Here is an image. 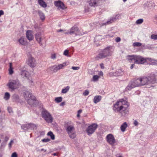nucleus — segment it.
<instances>
[{
  "instance_id": "338daca9",
  "label": "nucleus",
  "mask_w": 157,
  "mask_h": 157,
  "mask_svg": "<svg viewBox=\"0 0 157 157\" xmlns=\"http://www.w3.org/2000/svg\"><path fill=\"white\" fill-rule=\"evenodd\" d=\"M82 110L81 109L79 110L78 111V113L80 114V113H82Z\"/></svg>"
},
{
  "instance_id": "13d9d810",
  "label": "nucleus",
  "mask_w": 157,
  "mask_h": 157,
  "mask_svg": "<svg viewBox=\"0 0 157 157\" xmlns=\"http://www.w3.org/2000/svg\"><path fill=\"white\" fill-rule=\"evenodd\" d=\"M8 110L9 113H11L12 112V110L11 108L8 107Z\"/></svg>"
},
{
  "instance_id": "2eb2a0df",
  "label": "nucleus",
  "mask_w": 157,
  "mask_h": 157,
  "mask_svg": "<svg viewBox=\"0 0 157 157\" xmlns=\"http://www.w3.org/2000/svg\"><path fill=\"white\" fill-rule=\"evenodd\" d=\"M123 71L121 69H118L115 72L113 73L112 75L115 76L122 75L124 74Z\"/></svg>"
},
{
  "instance_id": "7c9ffc66",
  "label": "nucleus",
  "mask_w": 157,
  "mask_h": 157,
  "mask_svg": "<svg viewBox=\"0 0 157 157\" xmlns=\"http://www.w3.org/2000/svg\"><path fill=\"white\" fill-rule=\"evenodd\" d=\"M38 14L40 17V19L42 20H44L45 18V16L43 13L41 11H38Z\"/></svg>"
},
{
  "instance_id": "c756f323",
  "label": "nucleus",
  "mask_w": 157,
  "mask_h": 157,
  "mask_svg": "<svg viewBox=\"0 0 157 157\" xmlns=\"http://www.w3.org/2000/svg\"><path fill=\"white\" fill-rule=\"evenodd\" d=\"M20 44L22 45H25L26 43V42L25 40L23 37H21L18 40Z\"/></svg>"
},
{
  "instance_id": "a211bd4d",
  "label": "nucleus",
  "mask_w": 157,
  "mask_h": 157,
  "mask_svg": "<svg viewBox=\"0 0 157 157\" xmlns=\"http://www.w3.org/2000/svg\"><path fill=\"white\" fill-rule=\"evenodd\" d=\"M136 86L134 85L133 83L132 82V81H131L128 84L127 86H126L125 88V90L126 91L127 90H130L132 89L135 88Z\"/></svg>"
},
{
  "instance_id": "39448f33",
  "label": "nucleus",
  "mask_w": 157,
  "mask_h": 157,
  "mask_svg": "<svg viewBox=\"0 0 157 157\" xmlns=\"http://www.w3.org/2000/svg\"><path fill=\"white\" fill-rule=\"evenodd\" d=\"M20 85L19 80L18 79H16L10 81L7 84V86L11 91H12L18 88Z\"/></svg>"
},
{
  "instance_id": "6e6d98bb",
  "label": "nucleus",
  "mask_w": 157,
  "mask_h": 157,
  "mask_svg": "<svg viewBox=\"0 0 157 157\" xmlns=\"http://www.w3.org/2000/svg\"><path fill=\"white\" fill-rule=\"evenodd\" d=\"M4 14V11L2 10H0V17H1L2 15H3Z\"/></svg>"
},
{
  "instance_id": "5fc2aeb1",
  "label": "nucleus",
  "mask_w": 157,
  "mask_h": 157,
  "mask_svg": "<svg viewBox=\"0 0 157 157\" xmlns=\"http://www.w3.org/2000/svg\"><path fill=\"white\" fill-rule=\"evenodd\" d=\"M56 58V55L55 54H52L51 56V58L52 59H55Z\"/></svg>"
},
{
  "instance_id": "ea45409f",
  "label": "nucleus",
  "mask_w": 157,
  "mask_h": 157,
  "mask_svg": "<svg viewBox=\"0 0 157 157\" xmlns=\"http://www.w3.org/2000/svg\"><path fill=\"white\" fill-rule=\"evenodd\" d=\"M143 19H139L136 21V23L137 24H141L143 23Z\"/></svg>"
},
{
  "instance_id": "412c9836",
  "label": "nucleus",
  "mask_w": 157,
  "mask_h": 157,
  "mask_svg": "<svg viewBox=\"0 0 157 157\" xmlns=\"http://www.w3.org/2000/svg\"><path fill=\"white\" fill-rule=\"evenodd\" d=\"M144 7L147 6L149 8L154 7L155 6V3L152 2H147L144 5Z\"/></svg>"
},
{
  "instance_id": "c85d7f7f",
  "label": "nucleus",
  "mask_w": 157,
  "mask_h": 157,
  "mask_svg": "<svg viewBox=\"0 0 157 157\" xmlns=\"http://www.w3.org/2000/svg\"><path fill=\"white\" fill-rule=\"evenodd\" d=\"M96 0H90L89 5L91 6H98Z\"/></svg>"
},
{
  "instance_id": "cd10ccee",
  "label": "nucleus",
  "mask_w": 157,
  "mask_h": 157,
  "mask_svg": "<svg viewBox=\"0 0 157 157\" xmlns=\"http://www.w3.org/2000/svg\"><path fill=\"white\" fill-rule=\"evenodd\" d=\"M29 123L26 124H23L21 125L22 129L25 131L29 129Z\"/></svg>"
},
{
  "instance_id": "ddd939ff",
  "label": "nucleus",
  "mask_w": 157,
  "mask_h": 157,
  "mask_svg": "<svg viewBox=\"0 0 157 157\" xmlns=\"http://www.w3.org/2000/svg\"><path fill=\"white\" fill-rule=\"evenodd\" d=\"M54 5L58 9L64 10L66 8L64 4L60 1H55Z\"/></svg>"
},
{
  "instance_id": "9b49d317",
  "label": "nucleus",
  "mask_w": 157,
  "mask_h": 157,
  "mask_svg": "<svg viewBox=\"0 0 157 157\" xmlns=\"http://www.w3.org/2000/svg\"><path fill=\"white\" fill-rule=\"evenodd\" d=\"M107 142L110 144L113 145L115 143V140L113 136L111 134L108 135L106 137Z\"/></svg>"
},
{
  "instance_id": "4c0bfd02",
  "label": "nucleus",
  "mask_w": 157,
  "mask_h": 157,
  "mask_svg": "<svg viewBox=\"0 0 157 157\" xmlns=\"http://www.w3.org/2000/svg\"><path fill=\"white\" fill-rule=\"evenodd\" d=\"M62 100V97H57L55 99V101L57 103H59L61 102Z\"/></svg>"
},
{
  "instance_id": "37998d69",
  "label": "nucleus",
  "mask_w": 157,
  "mask_h": 157,
  "mask_svg": "<svg viewBox=\"0 0 157 157\" xmlns=\"http://www.w3.org/2000/svg\"><path fill=\"white\" fill-rule=\"evenodd\" d=\"M42 141L44 142H48L50 141V139L48 138H44L43 139Z\"/></svg>"
},
{
  "instance_id": "f8f14e48",
  "label": "nucleus",
  "mask_w": 157,
  "mask_h": 157,
  "mask_svg": "<svg viewBox=\"0 0 157 157\" xmlns=\"http://www.w3.org/2000/svg\"><path fill=\"white\" fill-rule=\"evenodd\" d=\"M27 63L29 66L32 67H35L36 65L35 59L31 56L29 58Z\"/></svg>"
},
{
  "instance_id": "423d86ee",
  "label": "nucleus",
  "mask_w": 157,
  "mask_h": 157,
  "mask_svg": "<svg viewBox=\"0 0 157 157\" xmlns=\"http://www.w3.org/2000/svg\"><path fill=\"white\" fill-rule=\"evenodd\" d=\"M42 117L48 123H52L53 121V118L51 115L47 110H43L41 112Z\"/></svg>"
},
{
  "instance_id": "3c124183",
  "label": "nucleus",
  "mask_w": 157,
  "mask_h": 157,
  "mask_svg": "<svg viewBox=\"0 0 157 157\" xmlns=\"http://www.w3.org/2000/svg\"><path fill=\"white\" fill-rule=\"evenodd\" d=\"M11 157H17V154L16 152L13 153L11 156Z\"/></svg>"
},
{
  "instance_id": "2f4dec72",
  "label": "nucleus",
  "mask_w": 157,
  "mask_h": 157,
  "mask_svg": "<svg viewBox=\"0 0 157 157\" xmlns=\"http://www.w3.org/2000/svg\"><path fill=\"white\" fill-rule=\"evenodd\" d=\"M47 135L48 136H50L52 140H54L55 139V135L51 131L48 132Z\"/></svg>"
},
{
  "instance_id": "bb28decb",
  "label": "nucleus",
  "mask_w": 157,
  "mask_h": 157,
  "mask_svg": "<svg viewBox=\"0 0 157 157\" xmlns=\"http://www.w3.org/2000/svg\"><path fill=\"white\" fill-rule=\"evenodd\" d=\"M128 126V125L126 122H125L123 123L120 127L121 129V131L124 132L125 131L126 128Z\"/></svg>"
},
{
  "instance_id": "393cba45",
  "label": "nucleus",
  "mask_w": 157,
  "mask_h": 157,
  "mask_svg": "<svg viewBox=\"0 0 157 157\" xmlns=\"http://www.w3.org/2000/svg\"><path fill=\"white\" fill-rule=\"evenodd\" d=\"M12 100L13 101L16 102H18L19 101V97L18 95L14 94L12 97Z\"/></svg>"
},
{
  "instance_id": "4468645a",
  "label": "nucleus",
  "mask_w": 157,
  "mask_h": 157,
  "mask_svg": "<svg viewBox=\"0 0 157 157\" xmlns=\"http://www.w3.org/2000/svg\"><path fill=\"white\" fill-rule=\"evenodd\" d=\"M42 37V35L40 33H37L35 35V37L36 40L37 41L40 45H42V44L41 43V39Z\"/></svg>"
},
{
  "instance_id": "a18cd8bd",
  "label": "nucleus",
  "mask_w": 157,
  "mask_h": 157,
  "mask_svg": "<svg viewBox=\"0 0 157 157\" xmlns=\"http://www.w3.org/2000/svg\"><path fill=\"white\" fill-rule=\"evenodd\" d=\"M13 67H11L9 69V73L10 75H12L13 73Z\"/></svg>"
},
{
  "instance_id": "052dcab7",
  "label": "nucleus",
  "mask_w": 157,
  "mask_h": 157,
  "mask_svg": "<svg viewBox=\"0 0 157 157\" xmlns=\"http://www.w3.org/2000/svg\"><path fill=\"white\" fill-rule=\"evenodd\" d=\"M13 142V141L12 140L10 141V142L9 144V147H11V144Z\"/></svg>"
},
{
  "instance_id": "aec40b11",
  "label": "nucleus",
  "mask_w": 157,
  "mask_h": 157,
  "mask_svg": "<svg viewBox=\"0 0 157 157\" xmlns=\"http://www.w3.org/2000/svg\"><path fill=\"white\" fill-rule=\"evenodd\" d=\"M136 59V55H128L126 56V59L130 62H132L133 60L135 62Z\"/></svg>"
},
{
  "instance_id": "a878e982",
  "label": "nucleus",
  "mask_w": 157,
  "mask_h": 157,
  "mask_svg": "<svg viewBox=\"0 0 157 157\" xmlns=\"http://www.w3.org/2000/svg\"><path fill=\"white\" fill-rule=\"evenodd\" d=\"M38 4L42 7L45 8L47 6V4L43 0H38Z\"/></svg>"
},
{
  "instance_id": "6e6552de",
  "label": "nucleus",
  "mask_w": 157,
  "mask_h": 157,
  "mask_svg": "<svg viewBox=\"0 0 157 157\" xmlns=\"http://www.w3.org/2000/svg\"><path fill=\"white\" fill-rule=\"evenodd\" d=\"M98 127L97 124L94 123L89 126L86 128V132L88 135L92 134L96 130Z\"/></svg>"
},
{
  "instance_id": "09e8293b",
  "label": "nucleus",
  "mask_w": 157,
  "mask_h": 157,
  "mask_svg": "<svg viewBox=\"0 0 157 157\" xmlns=\"http://www.w3.org/2000/svg\"><path fill=\"white\" fill-rule=\"evenodd\" d=\"M121 39L119 37H117V38L115 39V41L117 42H119L121 41Z\"/></svg>"
},
{
  "instance_id": "bf43d9fd",
  "label": "nucleus",
  "mask_w": 157,
  "mask_h": 157,
  "mask_svg": "<svg viewBox=\"0 0 157 157\" xmlns=\"http://www.w3.org/2000/svg\"><path fill=\"white\" fill-rule=\"evenodd\" d=\"M100 66L101 68L102 69H103L104 68V64L103 63H101L100 64Z\"/></svg>"
},
{
  "instance_id": "dca6fc26",
  "label": "nucleus",
  "mask_w": 157,
  "mask_h": 157,
  "mask_svg": "<svg viewBox=\"0 0 157 157\" xmlns=\"http://www.w3.org/2000/svg\"><path fill=\"white\" fill-rule=\"evenodd\" d=\"M26 37L29 40H32L33 39V36L32 34V31L30 30H28L26 33Z\"/></svg>"
},
{
  "instance_id": "9d476101",
  "label": "nucleus",
  "mask_w": 157,
  "mask_h": 157,
  "mask_svg": "<svg viewBox=\"0 0 157 157\" xmlns=\"http://www.w3.org/2000/svg\"><path fill=\"white\" fill-rule=\"evenodd\" d=\"M146 63L145 58L139 55H136V59L134 63L137 64H143Z\"/></svg>"
},
{
  "instance_id": "58836bf2",
  "label": "nucleus",
  "mask_w": 157,
  "mask_h": 157,
  "mask_svg": "<svg viewBox=\"0 0 157 157\" xmlns=\"http://www.w3.org/2000/svg\"><path fill=\"white\" fill-rule=\"evenodd\" d=\"M142 45V44L140 42H135L133 43V46L134 47H140Z\"/></svg>"
},
{
  "instance_id": "c03bdc74",
  "label": "nucleus",
  "mask_w": 157,
  "mask_h": 157,
  "mask_svg": "<svg viewBox=\"0 0 157 157\" xmlns=\"http://www.w3.org/2000/svg\"><path fill=\"white\" fill-rule=\"evenodd\" d=\"M89 91L88 90H85L83 93V94L84 96H87L89 94Z\"/></svg>"
},
{
  "instance_id": "49530a36",
  "label": "nucleus",
  "mask_w": 157,
  "mask_h": 157,
  "mask_svg": "<svg viewBox=\"0 0 157 157\" xmlns=\"http://www.w3.org/2000/svg\"><path fill=\"white\" fill-rule=\"evenodd\" d=\"M144 47L145 49H151V45L149 44L146 45Z\"/></svg>"
},
{
  "instance_id": "7ed1b4c3",
  "label": "nucleus",
  "mask_w": 157,
  "mask_h": 157,
  "mask_svg": "<svg viewBox=\"0 0 157 157\" xmlns=\"http://www.w3.org/2000/svg\"><path fill=\"white\" fill-rule=\"evenodd\" d=\"M24 97L27 100L28 103L31 106H35L38 104V101L36 98L32 95V94L29 91H26L24 93Z\"/></svg>"
},
{
  "instance_id": "603ef678",
  "label": "nucleus",
  "mask_w": 157,
  "mask_h": 157,
  "mask_svg": "<svg viewBox=\"0 0 157 157\" xmlns=\"http://www.w3.org/2000/svg\"><path fill=\"white\" fill-rule=\"evenodd\" d=\"M145 59H146V62H147V60L151 62L152 59L150 58H145Z\"/></svg>"
},
{
  "instance_id": "0eeeda50",
  "label": "nucleus",
  "mask_w": 157,
  "mask_h": 157,
  "mask_svg": "<svg viewBox=\"0 0 157 157\" xmlns=\"http://www.w3.org/2000/svg\"><path fill=\"white\" fill-rule=\"evenodd\" d=\"M66 130L70 138L74 139L75 137V133L73 126L71 125L67 126Z\"/></svg>"
},
{
  "instance_id": "20e7f679",
  "label": "nucleus",
  "mask_w": 157,
  "mask_h": 157,
  "mask_svg": "<svg viewBox=\"0 0 157 157\" xmlns=\"http://www.w3.org/2000/svg\"><path fill=\"white\" fill-rule=\"evenodd\" d=\"M111 49L112 47L110 46L105 48L98 55L97 58L102 59L111 56L112 54Z\"/></svg>"
},
{
  "instance_id": "864d4df0",
  "label": "nucleus",
  "mask_w": 157,
  "mask_h": 157,
  "mask_svg": "<svg viewBox=\"0 0 157 157\" xmlns=\"http://www.w3.org/2000/svg\"><path fill=\"white\" fill-rule=\"evenodd\" d=\"M9 137H8L7 136H6L5 138V139H4L5 141L4 142H6H6L9 140Z\"/></svg>"
},
{
  "instance_id": "f704fd0d",
  "label": "nucleus",
  "mask_w": 157,
  "mask_h": 157,
  "mask_svg": "<svg viewBox=\"0 0 157 157\" xmlns=\"http://www.w3.org/2000/svg\"><path fill=\"white\" fill-rule=\"evenodd\" d=\"M100 77L98 75H94L93 77L92 80L94 82H96L98 81Z\"/></svg>"
},
{
  "instance_id": "de8ad7c7",
  "label": "nucleus",
  "mask_w": 157,
  "mask_h": 157,
  "mask_svg": "<svg viewBox=\"0 0 157 157\" xmlns=\"http://www.w3.org/2000/svg\"><path fill=\"white\" fill-rule=\"evenodd\" d=\"M68 51L67 50H66L64 51L63 53V55L65 56H68Z\"/></svg>"
},
{
  "instance_id": "5701e85b",
  "label": "nucleus",
  "mask_w": 157,
  "mask_h": 157,
  "mask_svg": "<svg viewBox=\"0 0 157 157\" xmlns=\"http://www.w3.org/2000/svg\"><path fill=\"white\" fill-rule=\"evenodd\" d=\"M21 74L23 77L26 78H28L29 75V72L25 70L22 71L21 72Z\"/></svg>"
},
{
  "instance_id": "f3484780",
  "label": "nucleus",
  "mask_w": 157,
  "mask_h": 157,
  "mask_svg": "<svg viewBox=\"0 0 157 157\" xmlns=\"http://www.w3.org/2000/svg\"><path fill=\"white\" fill-rule=\"evenodd\" d=\"M136 87L141 86V80L140 78H135L131 80Z\"/></svg>"
},
{
  "instance_id": "e2e57ef3",
  "label": "nucleus",
  "mask_w": 157,
  "mask_h": 157,
  "mask_svg": "<svg viewBox=\"0 0 157 157\" xmlns=\"http://www.w3.org/2000/svg\"><path fill=\"white\" fill-rule=\"evenodd\" d=\"M103 75V73L101 71H100L98 73V75H99L102 76Z\"/></svg>"
},
{
  "instance_id": "69168bd1",
  "label": "nucleus",
  "mask_w": 157,
  "mask_h": 157,
  "mask_svg": "<svg viewBox=\"0 0 157 157\" xmlns=\"http://www.w3.org/2000/svg\"><path fill=\"white\" fill-rule=\"evenodd\" d=\"M135 64H132L130 67V69H132V68H133Z\"/></svg>"
},
{
  "instance_id": "4be33fe9",
  "label": "nucleus",
  "mask_w": 157,
  "mask_h": 157,
  "mask_svg": "<svg viewBox=\"0 0 157 157\" xmlns=\"http://www.w3.org/2000/svg\"><path fill=\"white\" fill-rule=\"evenodd\" d=\"M102 98L101 96L100 95L95 96L93 99L94 103L96 104L99 102L101 100Z\"/></svg>"
},
{
  "instance_id": "4d7b16f0",
  "label": "nucleus",
  "mask_w": 157,
  "mask_h": 157,
  "mask_svg": "<svg viewBox=\"0 0 157 157\" xmlns=\"http://www.w3.org/2000/svg\"><path fill=\"white\" fill-rule=\"evenodd\" d=\"M138 123L136 120H135L134 122V124L135 126L138 125Z\"/></svg>"
},
{
  "instance_id": "c9c22d12",
  "label": "nucleus",
  "mask_w": 157,
  "mask_h": 157,
  "mask_svg": "<svg viewBox=\"0 0 157 157\" xmlns=\"http://www.w3.org/2000/svg\"><path fill=\"white\" fill-rule=\"evenodd\" d=\"M10 94L8 92H6L5 94L4 98L6 100H8L10 98Z\"/></svg>"
},
{
  "instance_id": "79ce46f5",
  "label": "nucleus",
  "mask_w": 157,
  "mask_h": 157,
  "mask_svg": "<svg viewBox=\"0 0 157 157\" xmlns=\"http://www.w3.org/2000/svg\"><path fill=\"white\" fill-rule=\"evenodd\" d=\"M151 64L152 65H157V60H155L152 59L151 61Z\"/></svg>"
},
{
  "instance_id": "a19ab883",
  "label": "nucleus",
  "mask_w": 157,
  "mask_h": 157,
  "mask_svg": "<svg viewBox=\"0 0 157 157\" xmlns=\"http://www.w3.org/2000/svg\"><path fill=\"white\" fill-rule=\"evenodd\" d=\"M97 5H100L104 2V0H96Z\"/></svg>"
},
{
  "instance_id": "72a5a7b5",
  "label": "nucleus",
  "mask_w": 157,
  "mask_h": 157,
  "mask_svg": "<svg viewBox=\"0 0 157 157\" xmlns=\"http://www.w3.org/2000/svg\"><path fill=\"white\" fill-rule=\"evenodd\" d=\"M66 66V63H64L63 64H60L57 66L58 70L61 69H62L63 67Z\"/></svg>"
},
{
  "instance_id": "f257e3e1",
  "label": "nucleus",
  "mask_w": 157,
  "mask_h": 157,
  "mask_svg": "<svg viewBox=\"0 0 157 157\" xmlns=\"http://www.w3.org/2000/svg\"><path fill=\"white\" fill-rule=\"evenodd\" d=\"M129 106V103L123 99H120L113 105V110L116 112L122 113L126 110Z\"/></svg>"
},
{
  "instance_id": "6ab92c4d",
  "label": "nucleus",
  "mask_w": 157,
  "mask_h": 157,
  "mask_svg": "<svg viewBox=\"0 0 157 157\" xmlns=\"http://www.w3.org/2000/svg\"><path fill=\"white\" fill-rule=\"evenodd\" d=\"M117 15H116L114 17H111L110 18V19L107 21L106 22L102 24V25H107L110 24L113 22L117 19Z\"/></svg>"
},
{
  "instance_id": "1a4fd4ad",
  "label": "nucleus",
  "mask_w": 157,
  "mask_h": 157,
  "mask_svg": "<svg viewBox=\"0 0 157 157\" xmlns=\"http://www.w3.org/2000/svg\"><path fill=\"white\" fill-rule=\"evenodd\" d=\"M79 31L78 28L76 26H73L68 32H66V34H70L71 35H75V36L79 35L78 32Z\"/></svg>"
},
{
  "instance_id": "b1692460",
  "label": "nucleus",
  "mask_w": 157,
  "mask_h": 157,
  "mask_svg": "<svg viewBox=\"0 0 157 157\" xmlns=\"http://www.w3.org/2000/svg\"><path fill=\"white\" fill-rule=\"evenodd\" d=\"M48 70H50L52 72H56L58 70L57 65H54L50 67L48 69Z\"/></svg>"
},
{
  "instance_id": "473e14b6",
  "label": "nucleus",
  "mask_w": 157,
  "mask_h": 157,
  "mask_svg": "<svg viewBox=\"0 0 157 157\" xmlns=\"http://www.w3.org/2000/svg\"><path fill=\"white\" fill-rule=\"evenodd\" d=\"M70 86H67L65 88L63 89L62 90V93L63 94H65L67 93L70 89Z\"/></svg>"
},
{
  "instance_id": "e433bc0d",
  "label": "nucleus",
  "mask_w": 157,
  "mask_h": 157,
  "mask_svg": "<svg viewBox=\"0 0 157 157\" xmlns=\"http://www.w3.org/2000/svg\"><path fill=\"white\" fill-rule=\"evenodd\" d=\"M29 129L33 130L36 127V125L33 123H29Z\"/></svg>"
},
{
  "instance_id": "680f3d73",
  "label": "nucleus",
  "mask_w": 157,
  "mask_h": 157,
  "mask_svg": "<svg viewBox=\"0 0 157 157\" xmlns=\"http://www.w3.org/2000/svg\"><path fill=\"white\" fill-rule=\"evenodd\" d=\"M6 142H2L1 144V146L2 147H3V146H5L6 145Z\"/></svg>"
},
{
  "instance_id": "8fccbe9b",
  "label": "nucleus",
  "mask_w": 157,
  "mask_h": 157,
  "mask_svg": "<svg viewBox=\"0 0 157 157\" xmlns=\"http://www.w3.org/2000/svg\"><path fill=\"white\" fill-rule=\"evenodd\" d=\"M71 68L73 70H78L79 69L80 67H72Z\"/></svg>"
},
{
  "instance_id": "f03ea898",
  "label": "nucleus",
  "mask_w": 157,
  "mask_h": 157,
  "mask_svg": "<svg viewBox=\"0 0 157 157\" xmlns=\"http://www.w3.org/2000/svg\"><path fill=\"white\" fill-rule=\"evenodd\" d=\"M140 79L141 80V86L153 84L155 83L156 81L155 76L153 73L147 76L140 78Z\"/></svg>"
},
{
  "instance_id": "0e129e2a",
  "label": "nucleus",
  "mask_w": 157,
  "mask_h": 157,
  "mask_svg": "<svg viewBox=\"0 0 157 157\" xmlns=\"http://www.w3.org/2000/svg\"><path fill=\"white\" fill-rule=\"evenodd\" d=\"M44 151L45 152L46 151V150H45L44 149H40V150H37V151Z\"/></svg>"
},
{
  "instance_id": "774afa93",
  "label": "nucleus",
  "mask_w": 157,
  "mask_h": 157,
  "mask_svg": "<svg viewBox=\"0 0 157 157\" xmlns=\"http://www.w3.org/2000/svg\"><path fill=\"white\" fill-rule=\"evenodd\" d=\"M9 67H10L9 68H10L11 67H12V65L11 63H9Z\"/></svg>"
}]
</instances>
